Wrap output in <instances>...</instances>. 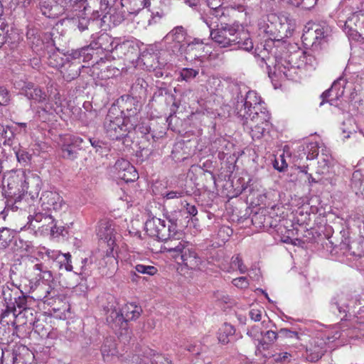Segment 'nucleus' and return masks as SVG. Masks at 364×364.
Wrapping results in <instances>:
<instances>
[{
  "label": "nucleus",
  "mask_w": 364,
  "mask_h": 364,
  "mask_svg": "<svg viewBox=\"0 0 364 364\" xmlns=\"http://www.w3.org/2000/svg\"><path fill=\"white\" fill-rule=\"evenodd\" d=\"M317 65L316 58L305 52H298L275 58L274 70L279 74H283L287 78L295 80L302 68L315 69Z\"/></svg>",
  "instance_id": "obj_1"
},
{
  "label": "nucleus",
  "mask_w": 364,
  "mask_h": 364,
  "mask_svg": "<svg viewBox=\"0 0 364 364\" xmlns=\"http://www.w3.org/2000/svg\"><path fill=\"white\" fill-rule=\"evenodd\" d=\"M331 33V28L327 23H312L305 27L302 39L306 44L311 43L314 49L318 50L328 43Z\"/></svg>",
  "instance_id": "obj_2"
},
{
  "label": "nucleus",
  "mask_w": 364,
  "mask_h": 364,
  "mask_svg": "<svg viewBox=\"0 0 364 364\" xmlns=\"http://www.w3.org/2000/svg\"><path fill=\"white\" fill-rule=\"evenodd\" d=\"M127 119L122 116H115L111 109L105 120V133L112 140H119L127 136L132 127H128Z\"/></svg>",
  "instance_id": "obj_3"
},
{
  "label": "nucleus",
  "mask_w": 364,
  "mask_h": 364,
  "mask_svg": "<svg viewBox=\"0 0 364 364\" xmlns=\"http://www.w3.org/2000/svg\"><path fill=\"white\" fill-rule=\"evenodd\" d=\"M358 300L354 299L349 292H339L335 294L329 302V309L333 314L338 313L343 317L357 304Z\"/></svg>",
  "instance_id": "obj_4"
},
{
  "label": "nucleus",
  "mask_w": 364,
  "mask_h": 364,
  "mask_svg": "<svg viewBox=\"0 0 364 364\" xmlns=\"http://www.w3.org/2000/svg\"><path fill=\"white\" fill-rule=\"evenodd\" d=\"M173 228H176V224L171 223L167 226L165 220L156 217H151L145 223L146 233L152 237H156L159 240L167 238Z\"/></svg>",
  "instance_id": "obj_5"
},
{
  "label": "nucleus",
  "mask_w": 364,
  "mask_h": 364,
  "mask_svg": "<svg viewBox=\"0 0 364 364\" xmlns=\"http://www.w3.org/2000/svg\"><path fill=\"white\" fill-rule=\"evenodd\" d=\"M262 100L257 92L249 90L247 92L245 97L241 96V100L237 101L235 109L237 114L240 118L247 117V116L252 112V109L259 111L261 108H258L260 105Z\"/></svg>",
  "instance_id": "obj_6"
},
{
  "label": "nucleus",
  "mask_w": 364,
  "mask_h": 364,
  "mask_svg": "<svg viewBox=\"0 0 364 364\" xmlns=\"http://www.w3.org/2000/svg\"><path fill=\"white\" fill-rule=\"evenodd\" d=\"M183 237V233L173 228L167 238L161 240L164 242V250L169 253H174L173 257L176 259L180 253L183 252V250L189 245V242L184 240Z\"/></svg>",
  "instance_id": "obj_7"
},
{
  "label": "nucleus",
  "mask_w": 364,
  "mask_h": 364,
  "mask_svg": "<svg viewBox=\"0 0 364 364\" xmlns=\"http://www.w3.org/2000/svg\"><path fill=\"white\" fill-rule=\"evenodd\" d=\"M301 148L299 150L298 155L295 156L299 159L306 158V159L310 160L318 157L321 159H326L331 156V150L323 144L319 145L316 142H312Z\"/></svg>",
  "instance_id": "obj_8"
},
{
  "label": "nucleus",
  "mask_w": 364,
  "mask_h": 364,
  "mask_svg": "<svg viewBox=\"0 0 364 364\" xmlns=\"http://www.w3.org/2000/svg\"><path fill=\"white\" fill-rule=\"evenodd\" d=\"M235 31L236 26L227 23H221L220 28L211 29L210 36L220 47H231V43L235 41V39L232 38Z\"/></svg>",
  "instance_id": "obj_9"
},
{
  "label": "nucleus",
  "mask_w": 364,
  "mask_h": 364,
  "mask_svg": "<svg viewBox=\"0 0 364 364\" xmlns=\"http://www.w3.org/2000/svg\"><path fill=\"white\" fill-rule=\"evenodd\" d=\"M243 120V125L245 129L248 130L252 137V139H259L262 136L264 131L268 127V121L269 119L268 112L261 111V118H259V123L255 124V119L254 117L241 118Z\"/></svg>",
  "instance_id": "obj_10"
},
{
  "label": "nucleus",
  "mask_w": 364,
  "mask_h": 364,
  "mask_svg": "<svg viewBox=\"0 0 364 364\" xmlns=\"http://www.w3.org/2000/svg\"><path fill=\"white\" fill-rule=\"evenodd\" d=\"M14 86L16 89L21 90V93L25 95L28 99L41 102L46 100V95L42 90L35 86L32 82L17 80L14 82Z\"/></svg>",
  "instance_id": "obj_11"
},
{
  "label": "nucleus",
  "mask_w": 364,
  "mask_h": 364,
  "mask_svg": "<svg viewBox=\"0 0 364 364\" xmlns=\"http://www.w3.org/2000/svg\"><path fill=\"white\" fill-rule=\"evenodd\" d=\"M40 200L42 206L48 210L59 211L66 207L63 197L55 191H43Z\"/></svg>",
  "instance_id": "obj_12"
},
{
  "label": "nucleus",
  "mask_w": 364,
  "mask_h": 364,
  "mask_svg": "<svg viewBox=\"0 0 364 364\" xmlns=\"http://www.w3.org/2000/svg\"><path fill=\"white\" fill-rule=\"evenodd\" d=\"M96 233L100 240L107 242L108 246L111 247L114 244L116 230L112 220L107 219L100 220L97 227Z\"/></svg>",
  "instance_id": "obj_13"
},
{
  "label": "nucleus",
  "mask_w": 364,
  "mask_h": 364,
  "mask_svg": "<svg viewBox=\"0 0 364 364\" xmlns=\"http://www.w3.org/2000/svg\"><path fill=\"white\" fill-rule=\"evenodd\" d=\"M178 258L191 269H200L203 267V261L198 257L191 243L180 253Z\"/></svg>",
  "instance_id": "obj_14"
},
{
  "label": "nucleus",
  "mask_w": 364,
  "mask_h": 364,
  "mask_svg": "<svg viewBox=\"0 0 364 364\" xmlns=\"http://www.w3.org/2000/svg\"><path fill=\"white\" fill-rule=\"evenodd\" d=\"M115 167L118 170V178L126 183L134 182L139 178L135 167L129 163V161H117Z\"/></svg>",
  "instance_id": "obj_15"
},
{
  "label": "nucleus",
  "mask_w": 364,
  "mask_h": 364,
  "mask_svg": "<svg viewBox=\"0 0 364 364\" xmlns=\"http://www.w3.org/2000/svg\"><path fill=\"white\" fill-rule=\"evenodd\" d=\"M30 290L34 294L36 299L43 301L45 303L55 296V291L51 285L40 280L32 284Z\"/></svg>",
  "instance_id": "obj_16"
},
{
  "label": "nucleus",
  "mask_w": 364,
  "mask_h": 364,
  "mask_svg": "<svg viewBox=\"0 0 364 364\" xmlns=\"http://www.w3.org/2000/svg\"><path fill=\"white\" fill-rule=\"evenodd\" d=\"M346 82V80L343 77H340L336 80H335L332 84L331 87L326 90L321 95L323 101H324V100L327 97L332 96V97L329 100V102L331 105H333V101L338 100L343 95ZM323 103V102L321 103V105H322Z\"/></svg>",
  "instance_id": "obj_17"
},
{
  "label": "nucleus",
  "mask_w": 364,
  "mask_h": 364,
  "mask_svg": "<svg viewBox=\"0 0 364 364\" xmlns=\"http://www.w3.org/2000/svg\"><path fill=\"white\" fill-rule=\"evenodd\" d=\"M232 38L235 41L231 43V47L234 48L242 49L250 51L253 48V43L250 38V34L245 31H239L238 26H236L235 33L233 34Z\"/></svg>",
  "instance_id": "obj_18"
},
{
  "label": "nucleus",
  "mask_w": 364,
  "mask_h": 364,
  "mask_svg": "<svg viewBox=\"0 0 364 364\" xmlns=\"http://www.w3.org/2000/svg\"><path fill=\"white\" fill-rule=\"evenodd\" d=\"M232 38L235 41L231 43V47L234 48L242 49L250 51L253 48V43L250 38V34L245 31H239L238 26H236L235 33L233 34Z\"/></svg>",
  "instance_id": "obj_19"
},
{
  "label": "nucleus",
  "mask_w": 364,
  "mask_h": 364,
  "mask_svg": "<svg viewBox=\"0 0 364 364\" xmlns=\"http://www.w3.org/2000/svg\"><path fill=\"white\" fill-rule=\"evenodd\" d=\"M326 352V343L320 338L314 340L312 346L306 349V358L311 362L318 360Z\"/></svg>",
  "instance_id": "obj_20"
},
{
  "label": "nucleus",
  "mask_w": 364,
  "mask_h": 364,
  "mask_svg": "<svg viewBox=\"0 0 364 364\" xmlns=\"http://www.w3.org/2000/svg\"><path fill=\"white\" fill-rule=\"evenodd\" d=\"M26 39L28 44L33 51L38 52L43 49L44 43L38 29L28 27L26 32Z\"/></svg>",
  "instance_id": "obj_21"
},
{
  "label": "nucleus",
  "mask_w": 364,
  "mask_h": 364,
  "mask_svg": "<svg viewBox=\"0 0 364 364\" xmlns=\"http://www.w3.org/2000/svg\"><path fill=\"white\" fill-rule=\"evenodd\" d=\"M165 38L168 41L176 43L179 47L178 49H183L184 43L188 39L186 31L181 26L173 28Z\"/></svg>",
  "instance_id": "obj_22"
},
{
  "label": "nucleus",
  "mask_w": 364,
  "mask_h": 364,
  "mask_svg": "<svg viewBox=\"0 0 364 364\" xmlns=\"http://www.w3.org/2000/svg\"><path fill=\"white\" fill-rule=\"evenodd\" d=\"M24 182L23 191H26L33 199L38 198L42 186L41 178L35 176L27 178Z\"/></svg>",
  "instance_id": "obj_23"
},
{
  "label": "nucleus",
  "mask_w": 364,
  "mask_h": 364,
  "mask_svg": "<svg viewBox=\"0 0 364 364\" xmlns=\"http://www.w3.org/2000/svg\"><path fill=\"white\" fill-rule=\"evenodd\" d=\"M142 310L141 306L136 305L134 303H129L124 305L120 311L121 316L125 321L137 318Z\"/></svg>",
  "instance_id": "obj_24"
},
{
  "label": "nucleus",
  "mask_w": 364,
  "mask_h": 364,
  "mask_svg": "<svg viewBox=\"0 0 364 364\" xmlns=\"http://www.w3.org/2000/svg\"><path fill=\"white\" fill-rule=\"evenodd\" d=\"M47 255L49 257L57 260V263L59 264V268L62 269L63 267L67 271H71L73 266L71 264V255L70 253L60 254V252H47Z\"/></svg>",
  "instance_id": "obj_25"
},
{
  "label": "nucleus",
  "mask_w": 364,
  "mask_h": 364,
  "mask_svg": "<svg viewBox=\"0 0 364 364\" xmlns=\"http://www.w3.org/2000/svg\"><path fill=\"white\" fill-rule=\"evenodd\" d=\"M351 188L357 196L364 198V175L360 170L355 171L352 175Z\"/></svg>",
  "instance_id": "obj_26"
},
{
  "label": "nucleus",
  "mask_w": 364,
  "mask_h": 364,
  "mask_svg": "<svg viewBox=\"0 0 364 364\" xmlns=\"http://www.w3.org/2000/svg\"><path fill=\"white\" fill-rule=\"evenodd\" d=\"M122 102L121 107H122V113L125 116L129 117L136 113L137 111V101L133 97L127 95L121 97Z\"/></svg>",
  "instance_id": "obj_27"
},
{
  "label": "nucleus",
  "mask_w": 364,
  "mask_h": 364,
  "mask_svg": "<svg viewBox=\"0 0 364 364\" xmlns=\"http://www.w3.org/2000/svg\"><path fill=\"white\" fill-rule=\"evenodd\" d=\"M235 333V329L233 326L229 323H224L220 328L218 333V341L223 344H228L230 342L231 338Z\"/></svg>",
  "instance_id": "obj_28"
},
{
  "label": "nucleus",
  "mask_w": 364,
  "mask_h": 364,
  "mask_svg": "<svg viewBox=\"0 0 364 364\" xmlns=\"http://www.w3.org/2000/svg\"><path fill=\"white\" fill-rule=\"evenodd\" d=\"M156 272L157 269L154 266L138 264L130 271L131 279L132 282H136V279L139 277L137 273L153 276Z\"/></svg>",
  "instance_id": "obj_29"
},
{
  "label": "nucleus",
  "mask_w": 364,
  "mask_h": 364,
  "mask_svg": "<svg viewBox=\"0 0 364 364\" xmlns=\"http://www.w3.org/2000/svg\"><path fill=\"white\" fill-rule=\"evenodd\" d=\"M116 41L117 40L113 39L109 35L102 34L98 38L97 42L94 47L96 48H100L102 50L107 52H113L114 50Z\"/></svg>",
  "instance_id": "obj_30"
},
{
  "label": "nucleus",
  "mask_w": 364,
  "mask_h": 364,
  "mask_svg": "<svg viewBox=\"0 0 364 364\" xmlns=\"http://www.w3.org/2000/svg\"><path fill=\"white\" fill-rule=\"evenodd\" d=\"M84 66H80L78 64L68 63V67L63 68L60 71L63 74V78L67 81H71L77 78L80 74V68Z\"/></svg>",
  "instance_id": "obj_31"
},
{
  "label": "nucleus",
  "mask_w": 364,
  "mask_h": 364,
  "mask_svg": "<svg viewBox=\"0 0 364 364\" xmlns=\"http://www.w3.org/2000/svg\"><path fill=\"white\" fill-rule=\"evenodd\" d=\"M18 287L13 282H8L2 287V296L4 301L9 304H13V300L18 294Z\"/></svg>",
  "instance_id": "obj_32"
},
{
  "label": "nucleus",
  "mask_w": 364,
  "mask_h": 364,
  "mask_svg": "<svg viewBox=\"0 0 364 364\" xmlns=\"http://www.w3.org/2000/svg\"><path fill=\"white\" fill-rule=\"evenodd\" d=\"M236 161H222L220 168L218 170V176L223 180H230L235 168Z\"/></svg>",
  "instance_id": "obj_33"
},
{
  "label": "nucleus",
  "mask_w": 364,
  "mask_h": 364,
  "mask_svg": "<svg viewBox=\"0 0 364 364\" xmlns=\"http://www.w3.org/2000/svg\"><path fill=\"white\" fill-rule=\"evenodd\" d=\"M134 50H136V48L132 42L126 41L119 43L117 40L114 51L116 52L117 57L122 58L123 55L132 53Z\"/></svg>",
  "instance_id": "obj_34"
},
{
  "label": "nucleus",
  "mask_w": 364,
  "mask_h": 364,
  "mask_svg": "<svg viewBox=\"0 0 364 364\" xmlns=\"http://www.w3.org/2000/svg\"><path fill=\"white\" fill-rule=\"evenodd\" d=\"M263 338L259 340V344L263 348V349H266L268 348L269 345L274 343V342L279 338V332L276 333L274 331H267L263 333Z\"/></svg>",
  "instance_id": "obj_35"
},
{
  "label": "nucleus",
  "mask_w": 364,
  "mask_h": 364,
  "mask_svg": "<svg viewBox=\"0 0 364 364\" xmlns=\"http://www.w3.org/2000/svg\"><path fill=\"white\" fill-rule=\"evenodd\" d=\"M14 237V232L7 228H0V246L6 247Z\"/></svg>",
  "instance_id": "obj_36"
},
{
  "label": "nucleus",
  "mask_w": 364,
  "mask_h": 364,
  "mask_svg": "<svg viewBox=\"0 0 364 364\" xmlns=\"http://www.w3.org/2000/svg\"><path fill=\"white\" fill-rule=\"evenodd\" d=\"M48 64L51 67L56 68H63L65 66V60L59 53H54L48 58Z\"/></svg>",
  "instance_id": "obj_37"
},
{
  "label": "nucleus",
  "mask_w": 364,
  "mask_h": 364,
  "mask_svg": "<svg viewBox=\"0 0 364 364\" xmlns=\"http://www.w3.org/2000/svg\"><path fill=\"white\" fill-rule=\"evenodd\" d=\"M185 46L183 49H179L180 53H189L196 48V46H202L203 43L199 39H194L191 41L188 38L185 41Z\"/></svg>",
  "instance_id": "obj_38"
},
{
  "label": "nucleus",
  "mask_w": 364,
  "mask_h": 364,
  "mask_svg": "<svg viewBox=\"0 0 364 364\" xmlns=\"http://www.w3.org/2000/svg\"><path fill=\"white\" fill-rule=\"evenodd\" d=\"M198 75V70L185 68L180 71V77L182 80L188 82Z\"/></svg>",
  "instance_id": "obj_39"
},
{
  "label": "nucleus",
  "mask_w": 364,
  "mask_h": 364,
  "mask_svg": "<svg viewBox=\"0 0 364 364\" xmlns=\"http://www.w3.org/2000/svg\"><path fill=\"white\" fill-rule=\"evenodd\" d=\"M301 334L296 331H292L288 328H281L279 331V338H287L292 340L301 341Z\"/></svg>",
  "instance_id": "obj_40"
},
{
  "label": "nucleus",
  "mask_w": 364,
  "mask_h": 364,
  "mask_svg": "<svg viewBox=\"0 0 364 364\" xmlns=\"http://www.w3.org/2000/svg\"><path fill=\"white\" fill-rule=\"evenodd\" d=\"M291 157V151L289 146L285 145L283 147H279L277 149L274 154L275 159H285L286 158Z\"/></svg>",
  "instance_id": "obj_41"
},
{
  "label": "nucleus",
  "mask_w": 364,
  "mask_h": 364,
  "mask_svg": "<svg viewBox=\"0 0 364 364\" xmlns=\"http://www.w3.org/2000/svg\"><path fill=\"white\" fill-rule=\"evenodd\" d=\"M14 138V132L11 129L6 126L0 124V139H4L5 142L9 141Z\"/></svg>",
  "instance_id": "obj_42"
},
{
  "label": "nucleus",
  "mask_w": 364,
  "mask_h": 364,
  "mask_svg": "<svg viewBox=\"0 0 364 364\" xmlns=\"http://www.w3.org/2000/svg\"><path fill=\"white\" fill-rule=\"evenodd\" d=\"M94 49L95 47L92 44L81 48V50H83L81 55V58H82L83 62H88L92 59Z\"/></svg>",
  "instance_id": "obj_43"
},
{
  "label": "nucleus",
  "mask_w": 364,
  "mask_h": 364,
  "mask_svg": "<svg viewBox=\"0 0 364 364\" xmlns=\"http://www.w3.org/2000/svg\"><path fill=\"white\" fill-rule=\"evenodd\" d=\"M232 264L234 267H237L241 274H244L247 272V268L243 264L241 257L239 255L232 257Z\"/></svg>",
  "instance_id": "obj_44"
},
{
  "label": "nucleus",
  "mask_w": 364,
  "mask_h": 364,
  "mask_svg": "<svg viewBox=\"0 0 364 364\" xmlns=\"http://www.w3.org/2000/svg\"><path fill=\"white\" fill-rule=\"evenodd\" d=\"M291 355L287 352H282L272 355L273 360L277 363L289 362L291 359Z\"/></svg>",
  "instance_id": "obj_45"
},
{
  "label": "nucleus",
  "mask_w": 364,
  "mask_h": 364,
  "mask_svg": "<svg viewBox=\"0 0 364 364\" xmlns=\"http://www.w3.org/2000/svg\"><path fill=\"white\" fill-rule=\"evenodd\" d=\"M27 299L25 296H20L14 298V304L16 306L19 308L22 309L25 313H28V311H31V309H27L26 307V302Z\"/></svg>",
  "instance_id": "obj_46"
},
{
  "label": "nucleus",
  "mask_w": 364,
  "mask_h": 364,
  "mask_svg": "<svg viewBox=\"0 0 364 364\" xmlns=\"http://www.w3.org/2000/svg\"><path fill=\"white\" fill-rule=\"evenodd\" d=\"M247 335L255 340L259 341L263 332L257 326H253L247 331Z\"/></svg>",
  "instance_id": "obj_47"
},
{
  "label": "nucleus",
  "mask_w": 364,
  "mask_h": 364,
  "mask_svg": "<svg viewBox=\"0 0 364 364\" xmlns=\"http://www.w3.org/2000/svg\"><path fill=\"white\" fill-rule=\"evenodd\" d=\"M262 308L252 309L249 312L250 318L254 321H259L262 319Z\"/></svg>",
  "instance_id": "obj_48"
},
{
  "label": "nucleus",
  "mask_w": 364,
  "mask_h": 364,
  "mask_svg": "<svg viewBox=\"0 0 364 364\" xmlns=\"http://www.w3.org/2000/svg\"><path fill=\"white\" fill-rule=\"evenodd\" d=\"M185 196V191L183 190H178V191H171L168 193H166L164 198L166 199H174V198H182Z\"/></svg>",
  "instance_id": "obj_49"
},
{
  "label": "nucleus",
  "mask_w": 364,
  "mask_h": 364,
  "mask_svg": "<svg viewBox=\"0 0 364 364\" xmlns=\"http://www.w3.org/2000/svg\"><path fill=\"white\" fill-rule=\"evenodd\" d=\"M10 100L8 90L4 87H0V105H6Z\"/></svg>",
  "instance_id": "obj_50"
},
{
  "label": "nucleus",
  "mask_w": 364,
  "mask_h": 364,
  "mask_svg": "<svg viewBox=\"0 0 364 364\" xmlns=\"http://www.w3.org/2000/svg\"><path fill=\"white\" fill-rule=\"evenodd\" d=\"M232 282L234 286L241 289L246 288L248 286L247 279L245 277L234 279Z\"/></svg>",
  "instance_id": "obj_51"
},
{
  "label": "nucleus",
  "mask_w": 364,
  "mask_h": 364,
  "mask_svg": "<svg viewBox=\"0 0 364 364\" xmlns=\"http://www.w3.org/2000/svg\"><path fill=\"white\" fill-rule=\"evenodd\" d=\"M39 279L41 282H43L46 284H50L53 282V274L50 271L46 269L39 276Z\"/></svg>",
  "instance_id": "obj_52"
},
{
  "label": "nucleus",
  "mask_w": 364,
  "mask_h": 364,
  "mask_svg": "<svg viewBox=\"0 0 364 364\" xmlns=\"http://www.w3.org/2000/svg\"><path fill=\"white\" fill-rule=\"evenodd\" d=\"M89 141L90 142L91 145L96 149V152L99 151V150H101V152L107 151V147L102 146V145H104V144L99 140L95 139H88Z\"/></svg>",
  "instance_id": "obj_53"
},
{
  "label": "nucleus",
  "mask_w": 364,
  "mask_h": 364,
  "mask_svg": "<svg viewBox=\"0 0 364 364\" xmlns=\"http://www.w3.org/2000/svg\"><path fill=\"white\" fill-rule=\"evenodd\" d=\"M273 167L280 172L284 171L287 168V161H272Z\"/></svg>",
  "instance_id": "obj_54"
},
{
  "label": "nucleus",
  "mask_w": 364,
  "mask_h": 364,
  "mask_svg": "<svg viewBox=\"0 0 364 364\" xmlns=\"http://www.w3.org/2000/svg\"><path fill=\"white\" fill-rule=\"evenodd\" d=\"M82 52H83V50H81V48L71 50V52L68 55L67 60L80 59L81 55H82Z\"/></svg>",
  "instance_id": "obj_55"
},
{
  "label": "nucleus",
  "mask_w": 364,
  "mask_h": 364,
  "mask_svg": "<svg viewBox=\"0 0 364 364\" xmlns=\"http://www.w3.org/2000/svg\"><path fill=\"white\" fill-rule=\"evenodd\" d=\"M208 84L211 87H213L215 90H218L221 85V80L215 77H210L208 80Z\"/></svg>",
  "instance_id": "obj_56"
},
{
  "label": "nucleus",
  "mask_w": 364,
  "mask_h": 364,
  "mask_svg": "<svg viewBox=\"0 0 364 364\" xmlns=\"http://www.w3.org/2000/svg\"><path fill=\"white\" fill-rule=\"evenodd\" d=\"M243 180V178H239L237 179L236 183L234 185L235 186V190L240 193H242L247 188V184H246L245 182H242Z\"/></svg>",
  "instance_id": "obj_57"
},
{
  "label": "nucleus",
  "mask_w": 364,
  "mask_h": 364,
  "mask_svg": "<svg viewBox=\"0 0 364 364\" xmlns=\"http://www.w3.org/2000/svg\"><path fill=\"white\" fill-rule=\"evenodd\" d=\"M31 3V0H10V4H11V6H20L21 7H26L28 6Z\"/></svg>",
  "instance_id": "obj_58"
},
{
  "label": "nucleus",
  "mask_w": 364,
  "mask_h": 364,
  "mask_svg": "<svg viewBox=\"0 0 364 364\" xmlns=\"http://www.w3.org/2000/svg\"><path fill=\"white\" fill-rule=\"evenodd\" d=\"M184 208H186L187 213H188L190 215L195 216L198 213L197 208L193 205L186 203Z\"/></svg>",
  "instance_id": "obj_59"
},
{
  "label": "nucleus",
  "mask_w": 364,
  "mask_h": 364,
  "mask_svg": "<svg viewBox=\"0 0 364 364\" xmlns=\"http://www.w3.org/2000/svg\"><path fill=\"white\" fill-rule=\"evenodd\" d=\"M89 20L86 18H82L78 20L77 28L80 31H83L87 28Z\"/></svg>",
  "instance_id": "obj_60"
},
{
  "label": "nucleus",
  "mask_w": 364,
  "mask_h": 364,
  "mask_svg": "<svg viewBox=\"0 0 364 364\" xmlns=\"http://www.w3.org/2000/svg\"><path fill=\"white\" fill-rule=\"evenodd\" d=\"M187 350L193 353V354H199L200 351V344H190L186 346Z\"/></svg>",
  "instance_id": "obj_61"
},
{
  "label": "nucleus",
  "mask_w": 364,
  "mask_h": 364,
  "mask_svg": "<svg viewBox=\"0 0 364 364\" xmlns=\"http://www.w3.org/2000/svg\"><path fill=\"white\" fill-rule=\"evenodd\" d=\"M34 220L38 223H42L43 220H49L53 222V218L50 215H43L41 213H37L34 216Z\"/></svg>",
  "instance_id": "obj_62"
},
{
  "label": "nucleus",
  "mask_w": 364,
  "mask_h": 364,
  "mask_svg": "<svg viewBox=\"0 0 364 364\" xmlns=\"http://www.w3.org/2000/svg\"><path fill=\"white\" fill-rule=\"evenodd\" d=\"M211 14L215 16L216 18H219L223 15V8L221 7V5L216 6L215 7H212Z\"/></svg>",
  "instance_id": "obj_63"
},
{
  "label": "nucleus",
  "mask_w": 364,
  "mask_h": 364,
  "mask_svg": "<svg viewBox=\"0 0 364 364\" xmlns=\"http://www.w3.org/2000/svg\"><path fill=\"white\" fill-rule=\"evenodd\" d=\"M302 7L306 9H309L313 7L316 2V0H301Z\"/></svg>",
  "instance_id": "obj_64"
}]
</instances>
